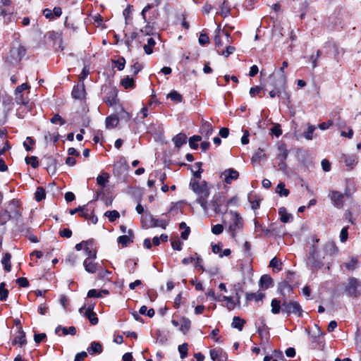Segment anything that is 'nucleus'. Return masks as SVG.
I'll return each mask as SVG.
<instances>
[{
  "label": "nucleus",
  "mask_w": 361,
  "mask_h": 361,
  "mask_svg": "<svg viewBox=\"0 0 361 361\" xmlns=\"http://www.w3.org/2000/svg\"><path fill=\"white\" fill-rule=\"evenodd\" d=\"M319 239L314 236L312 238L313 244L310 246L308 255L305 259L307 267L312 271L320 269L324 266L323 259L325 258L322 250H319L317 243Z\"/></svg>",
  "instance_id": "f257e3e1"
},
{
  "label": "nucleus",
  "mask_w": 361,
  "mask_h": 361,
  "mask_svg": "<svg viewBox=\"0 0 361 361\" xmlns=\"http://www.w3.org/2000/svg\"><path fill=\"white\" fill-rule=\"evenodd\" d=\"M190 187L197 196L196 202L206 212L208 209L207 199L210 194L211 187L205 180L199 182L195 180H190Z\"/></svg>",
  "instance_id": "f03ea898"
},
{
  "label": "nucleus",
  "mask_w": 361,
  "mask_h": 361,
  "mask_svg": "<svg viewBox=\"0 0 361 361\" xmlns=\"http://www.w3.org/2000/svg\"><path fill=\"white\" fill-rule=\"evenodd\" d=\"M267 83L271 88L283 92L284 99H289V94L286 91V75L285 73H281V75L276 73L271 74L268 78Z\"/></svg>",
  "instance_id": "7ed1b4c3"
},
{
  "label": "nucleus",
  "mask_w": 361,
  "mask_h": 361,
  "mask_svg": "<svg viewBox=\"0 0 361 361\" xmlns=\"http://www.w3.org/2000/svg\"><path fill=\"white\" fill-rule=\"evenodd\" d=\"M344 293L350 298H360L361 296V281L355 277L348 278L344 288Z\"/></svg>",
  "instance_id": "20e7f679"
},
{
  "label": "nucleus",
  "mask_w": 361,
  "mask_h": 361,
  "mask_svg": "<svg viewBox=\"0 0 361 361\" xmlns=\"http://www.w3.org/2000/svg\"><path fill=\"white\" fill-rule=\"evenodd\" d=\"M282 312L286 314L288 316L290 314H295L300 317L302 316V310L298 302L283 300L282 302Z\"/></svg>",
  "instance_id": "39448f33"
},
{
  "label": "nucleus",
  "mask_w": 361,
  "mask_h": 361,
  "mask_svg": "<svg viewBox=\"0 0 361 361\" xmlns=\"http://www.w3.org/2000/svg\"><path fill=\"white\" fill-rule=\"evenodd\" d=\"M152 8H154L153 4H147L141 12V15L144 20V22L147 23V25L143 28L140 30V32L146 35H150L151 34H152L153 31V27L149 25L152 20L151 18L147 19L146 17V13Z\"/></svg>",
  "instance_id": "423d86ee"
},
{
  "label": "nucleus",
  "mask_w": 361,
  "mask_h": 361,
  "mask_svg": "<svg viewBox=\"0 0 361 361\" xmlns=\"http://www.w3.org/2000/svg\"><path fill=\"white\" fill-rule=\"evenodd\" d=\"M225 203L224 197L220 195L219 194L215 195L211 201V204L214 208V212L216 214L219 213H225L227 211V207H224L222 208L223 204Z\"/></svg>",
  "instance_id": "0eeeda50"
},
{
  "label": "nucleus",
  "mask_w": 361,
  "mask_h": 361,
  "mask_svg": "<svg viewBox=\"0 0 361 361\" xmlns=\"http://www.w3.org/2000/svg\"><path fill=\"white\" fill-rule=\"evenodd\" d=\"M345 194L341 193L336 190H332L329 197L334 207L341 209L344 204V197Z\"/></svg>",
  "instance_id": "6e6552de"
},
{
  "label": "nucleus",
  "mask_w": 361,
  "mask_h": 361,
  "mask_svg": "<svg viewBox=\"0 0 361 361\" xmlns=\"http://www.w3.org/2000/svg\"><path fill=\"white\" fill-rule=\"evenodd\" d=\"M93 306H89L87 308H85V307H82L80 308L79 312L80 314H83L85 317H86L91 324L95 325L98 323V318L97 317V314L93 311Z\"/></svg>",
  "instance_id": "1a4fd4ad"
},
{
  "label": "nucleus",
  "mask_w": 361,
  "mask_h": 361,
  "mask_svg": "<svg viewBox=\"0 0 361 361\" xmlns=\"http://www.w3.org/2000/svg\"><path fill=\"white\" fill-rule=\"evenodd\" d=\"M26 54V49L24 47L18 45V47H13L10 51V56L15 61L18 62L21 61L23 57Z\"/></svg>",
  "instance_id": "9d476101"
},
{
  "label": "nucleus",
  "mask_w": 361,
  "mask_h": 361,
  "mask_svg": "<svg viewBox=\"0 0 361 361\" xmlns=\"http://www.w3.org/2000/svg\"><path fill=\"white\" fill-rule=\"evenodd\" d=\"M221 176L224 178V181L226 183L230 184L233 180H236L238 178L239 173L233 169H228L225 170L221 173Z\"/></svg>",
  "instance_id": "9b49d317"
},
{
  "label": "nucleus",
  "mask_w": 361,
  "mask_h": 361,
  "mask_svg": "<svg viewBox=\"0 0 361 361\" xmlns=\"http://www.w3.org/2000/svg\"><path fill=\"white\" fill-rule=\"evenodd\" d=\"M243 226V220L237 213H235L233 223L229 226V230L232 232V238L235 237V231Z\"/></svg>",
  "instance_id": "f8f14e48"
},
{
  "label": "nucleus",
  "mask_w": 361,
  "mask_h": 361,
  "mask_svg": "<svg viewBox=\"0 0 361 361\" xmlns=\"http://www.w3.org/2000/svg\"><path fill=\"white\" fill-rule=\"evenodd\" d=\"M71 94L73 97L77 99H82L85 98V90L84 84L82 83L75 85Z\"/></svg>",
  "instance_id": "ddd939ff"
},
{
  "label": "nucleus",
  "mask_w": 361,
  "mask_h": 361,
  "mask_svg": "<svg viewBox=\"0 0 361 361\" xmlns=\"http://www.w3.org/2000/svg\"><path fill=\"white\" fill-rule=\"evenodd\" d=\"M322 252L324 256L333 255L338 252V247L334 242L328 241L323 245Z\"/></svg>",
  "instance_id": "4468645a"
},
{
  "label": "nucleus",
  "mask_w": 361,
  "mask_h": 361,
  "mask_svg": "<svg viewBox=\"0 0 361 361\" xmlns=\"http://www.w3.org/2000/svg\"><path fill=\"white\" fill-rule=\"evenodd\" d=\"M9 207L11 210V219H14L18 221L21 217V213L19 210L16 208L18 207V201L13 199L9 202Z\"/></svg>",
  "instance_id": "2eb2a0df"
},
{
  "label": "nucleus",
  "mask_w": 361,
  "mask_h": 361,
  "mask_svg": "<svg viewBox=\"0 0 361 361\" xmlns=\"http://www.w3.org/2000/svg\"><path fill=\"white\" fill-rule=\"evenodd\" d=\"M133 231L131 229L128 231V235H121L118 238L117 242L118 244L122 245L123 247H126L128 244L133 242Z\"/></svg>",
  "instance_id": "dca6fc26"
},
{
  "label": "nucleus",
  "mask_w": 361,
  "mask_h": 361,
  "mask_svg": "<svg viewBox=\"0 0 361 361\" xmlns=\"http://www.w3.org/2000/svg\"><path fill=\"white\" fill-rule=\"evenodd\" d=\"M94 259H85L83 262V266L87 272L94 274L97 271L98 264L94 262Z\"/></svg>",
  "instance_id": "f3484780"
},
{
  "label": "nucleus",
  "mask_w": 361,
  "mask_h": 361,
  "mask_svg": "<svg viewBox=\"0 0 361 361\" xmlns=\"http://www.w3.org/2000/svg\"><path fill=\"white\" fill-rule=\"evenodd\" d=\"M148 217L151 224L150 227H161L165 229L169 224V220L157 219H154L152 214H149Z\"/></svg>",
  "instance_id": "a211bd4d"
},
{
  "label": "nucleus",
  "mask_w": 361,
  "mask_h": 361,
  "mask_svg": "<svg viewBox=\"0 0 361 361\" xmlns=\"http://www.w3.org/2000/svg\"><path fill=\"white\" fill-rule=\"evenodd\" d=\"M259 285L262 289L267 290L273 285V279L269 275H262L259 279Z\"/></svg>",
  "instance_id": "6ab92c4d"
},
{
  "label": "nucleus",
  "mask_w": 361,
  "mask_h": 361,
  "mask_svg": "<svg viewBox=\"0 0 361 361\" xmlns=\"http://www.w3.org/2000/svg\"><path fill=\"white\" fill-rule=\"evenodd\" d=\"M278 154L277 158L279 159V161H286L288 155V150L286 148V145L285 143H279L278 145Z\"/></svg>",
  "instance_id": "aec40b11"
},
{
  "label": "nucleus",
  "mask_w": 361,
  "mask_h": 361,
  "mask_svg": "<svg viewBox=\"0 0 361 361\" xmlns=\"http://www.w3.org/2000/svg\"><path fill=\"white\" fill-rule=\"evenodd\" d=\"M45 165L49 173H54L56 170V161L51 156L44 158Z\"/></svg>",
  "instance_id": "412c9836"
},
{
  "label": "nucleus",
  "mask_w": 361,
  "mask_h": 361,
  "mask_svg": "<svg viewBox=\"0 0 361 361\" xmlns=\"http://www.w3.org/2000/svg\"><path fill=\"white\" fill-rule=\"evenodd\" d=\"M279 214L280 216V220L283 223H288L293 219V215L288 213L285 207H280L279 209Z\"/></svg>",
  "instance_id": "4be33fe9"
},
{
  "label": "nucleus",
  "mask_w": 361,
  "mask_h": 361,
  "mask_svg": "<svg viewBox=\"0 0 361 361\" xmlns=\"http://www.w3.org/2000/svg\"><path fill=\"white\" fill-rule=\"evenodd\" d=\"M102 345L97 341H93L90 343V345L87 348V352L92 355L94 353H101L102 352Z\"/></svg>",
  "instance_id": "5701e85b"
},
{
  "label": "nucleus",
  "mask_w": 361,
  "mask_h": 361,
  "mask_svg": "<svg viewBox=\"0 0 361 361\" xmlns=\"http://www.w3.org/2000/svg\"><path fill=\"white\" fill-rule=\"evenodd\" d=\"M200 132L207 138H209V137L213 133V127L208 121H205L202 123L201 126Z\"/></svg>",
  "instance_id": "b1692460"
},
{
  "label": "nucleus",
  "mask_w": 361,
  "mask_h": 361,
  "mask_svg": "<svg viewBox=\"0 0 361 361\" xmlns=\"http://www.w3.org/2000/svg\"><path fill=\"white\" fill-rule=\"evenodd\" d=\"M119 120L116 115H111L106 118L105 126L106 128H113L118 124Z\"/></svg>",
  "instance_id": "393cba45"
},
{
  "label": "nucleus",
  "mask_w": 361,
  "mask_h": 361,
  "mask_svg": "<svg viewBox=\"0 0 361 361\" xmlns=\"http://www.w3.org/2000/svg\"><path fill=\"white\" fill-rule=\"evenodd\" d=\"M186 140L187 137L184 133H179L173 138L174 145L178 148L185 144Z\"/></svg>",
  "instance_id": "a878e982"
},
{
  "label": "nucleus",
  "mask_w": 361,
  "mask_h": 361,
  "mask_svg": "<svg viewBox=\"0 0 361 361\" xmlns=\"http://www.w3.org/2000/svg\"><path fill=\"white\" fill-rule=\"evenodd\" d=\"M271 312L274 314H277L282 310V304L281 301L276 298L272 299L271 302Z\"/></svg>",
  "instance_id": "bb28decb"
},
{
  "label": "nucleus",
  "mask_w": 361,
  "mask_h": 361,
  "mask_svg": "<svg viewBox=\"0 0 361 361\" xmlns=\"http://www.w3.org/2000/svg\"><path fill=\"white\" fill-rule=\"evenodd\" d=\"M210 357L213 361H226V357L223 358L222 352L220 350L212 349L210 350Z\"/></svg>",
  "instance_id": "cd10ccee"
},
{
  "label": "nucleus",
  "mask_w": 361,
  "mask_h": 361,
  "mask_svg": "<svg viewBox=\"0 0 361 361\" xmlns=\"http://www.w3.org/2000/svg\"><path fill=\"white\" fill-rule=\"evenodd\" d=\"M245 324V320L240 319L239 317L235 316L233 318L231 326L234 329H238L239 331H242Z\"/></svg>",
  "instance_id": "c85d7f7f"
},
{
  "label": "nucleus",
  "mask_w": 361,
  "mask_h": 361,
  "mask_svg": "<svg viewBox=\"0 0 361 361\" xmlns=\"http://www.w3.org/2000/svg\"><path fill=\"white\" fill-rule=\"evenodd\" d=\"M18 334H19V335L16 336V338L13 341V344L19 343L20 345H23L25 344L27 342L26 338H25V333L20 328L18 331Z\"/></svg>",
  "instance_id": "c756f323"
},
{
  "label": "nucleus",
  "mask_w": 361,
  "mask_h": 361,
  "mask_svg": "<svg viewBox=\"0 0 361 361\" xmlns=\"http://www.w3.org/2000/svg\"><path fill=\"white\" fill-rule=\"evenodd\" d=\"M278 290L281 295H285L286 292L292 290V287L287 281H282L278 286Z\"/></svg>",
  "instance_id": "7c9ffc66"
},
{
  "label": "nucleus",
  "mask_w": 361,
  "mask_h": 361,
  "mask_svg": "<svg viewBox=\"0 0 361 361\" xmlns=\"http://www.w3.org/2000/svg\"><path fill=\"white\" fill-rule=\"evenodd\" d=\"M180 326L179 328L180 331L183 333H185L186 331H188L190 329V326H191V322L189 319L183 317L180 320Z\"/></svg>",
  "instance_id": "2f4dec72"
},
{
  "label": "nucleus",
  "mask_w": 361,
  "mask_h": 361,
  "mask_svg": "<svg viewBox=\"0 0 361 361\" xmlns=\"http://www.w3.org/2000/svg\"><path fill=\"white\" fill-rule=\"evenodd\" d=\"M264 298V294L261 292L254 293H247L246 294V300L250 301L255 300V301H261Z\"/></svg>",
  "instance_id": "473e14b6"
},
{
  "label": "nucleus",
  "mask_w": 361,
  "mask_h": 361,
  "mask_svg": "<svg viewBox=\"0 0 361 361\" xmlns=\"http://www.w3.org/2000/svg\"><path fill=\"white\" fill-rule=\"evenodd\" d=\"M263 159H266V154L262 149L259 148L252 156L251 161L252 163H255L260 161Z\"/></svg>",
  "instance_id": "72a5a7b5"
},
{
  "label": "nucleus",
  "mask_w": 361,
  "mask_h": 361,
  "mask_svg": "<svg viewBox=\"0 0 361 361\" xmlns=\"http://www.w3.org/2000/svg\"><path fill=\"white\" fill-rule=\"evenodd\" d=\"M342 160L345 162V164L348 166H353L357 162V157L354 154L351 155H346L343 154L342 155Z\"/></svg>",
  "instance_id": "f704fd0d"
},
{
  "label": "nucleus",
  "mask_w": 361,
  "mask_h": 361,
  "mask_svg": "<svg viewBox=\"0 0 361 361\" xmlns=\"http://www.w3.org/2000/svg\"><path fill=\"white\" fill-rule=\"evenodd\" d=\"M11 255L10 253L6 252L4 254V256L2 258L1 263L4 266V269L6 271H10L11 269Z\"/></svg>",
  "instance_id": "c9c22d12"
},
{
  "label": "nucleus",
  "mask_w": 361,
  "mask_h": 361,
  "mask_svg": "<svg viewBox=\"0 0 361 361\" xmlns=\"http://www.w3.org/2000/svg\"><path fill=\"white\" fill-rule=\"evenodd\" d=\"M121 84L125 89H133L135 85L134 80L129 76H127L123 79L121 82Z\"/></svg>",
  "instance_id": "e433bc0d"
},
{
  "label": "nucleus",
  "mask_w": 361,
  "mask_h": 361,
  "mask_svg": "<svg viewBox=\"0 0 361 361\" xmlns=\"http://www.w3.org/2000/svg\"><path fill=\"white\" fill-rule=\"evenodd\" d=\"M358 264V260L356 257H351L349 260V262H345L343 265L346 267V269L348 271H353L355 270Z\"/></svg>",
  "instance_id": "4c0bfd02"
},
{
  "label": "nucleus",
  "mask_w": 361,
  "mask_h": 361,
  "mask_svg": "<svg viewBox=\"0 0 361 361\" xmlns=\"http://www.w3.org/2000/svg\"><path fill=\"white\" fill-rule=\"evenodd\" d=\"M276 192L279 193L280 196L287 197L289 195V190L285 188V183L280 182L276 188Z\"/></svg>",
  "instance_id": "58836bf2"
},
{
  "label": "nucleus",
  "mask_w": 361,
  "mask_h": 361,
  "mask_svg": "<svg viewBox=\"0 0 361 361\" xmlns=\"http://www.w3.org/2000/svg\"><path fill=\"white\" fill-rule=\"evenodd\" d=\"M156 42L152 37L147 39V43L144 45L143 49L147 54H151L153 52L152 47L155 45Z\"/></svg>",
  "instance_id": "ea45409f"
},
{
  "label": "nucleus",
  "mask_w": 361,
  "mask_h": 361,
  "mask_svg": "<svg viewBox=\"0 0 361 361\" xmlns=\"http://www.w3.org/2000/svg\"><path fill=\"white\" fill-rule=\"evenodd\" d=\"M104 216L108 217L109 221L110 222H114L116 221L118 218L120 217V214L116 210H112V211H106L104 213Z\"/></svg>",
  "instance_id": "a19ab883"
},
{
  "label": "nucleus",
  "mask_w": 361,
  "mask_h": 361,
  "mask_svg": "<svg viewBox=\"0 0 361 361\" xmlns=\"http://www.w3.org/2000/svg\"><path fill=\"white\" fill-rule=\"evenodd\" d=\"M46 197V192L44 188L38 187L35 193V198L36 201L40 202L44 200Z\"/></svg>",
  "instance_id": "79ce46f5"
},
{
  "label": "nucleus",
  "mask_w": 361,
  "mask_h": 361,
  "mask_svg": "<svg viewBox=\"0 0 361 361\" xmlns=\"http://www.w3.org/2000/svg\"><path fill=\"white\" fill-rule=\"evenodd\" d=\"M168 98H170L172 101L179 103L183 100V96L179 94L176 90H172L167 96Z\"/></svg>",
  "instance_id": "37998d69"
},
{
  "label": "nucleus",
  "mask_w": 361,
  "mask_h": 361,
  "mask_svg": "<svg viewBox=\"0 0 361 361\" xmlns=\"http://www.w3.org/2000/svg\"><path fill=\"white\" fill-rule=\"evenodd\" d=\"M11 219V214L8 210H4L0 213V225H4L8 221Z\"/></svg>",
  "instance_id": "c03bdc74"
},
{
  "label": "nucleus",
  "mask_w": 361,
  "mask_h": 361,
  "mask_svg": "<svg viewBox=\"0 0 361 361\" xmlns=\"http://www.w3.org/2000/svg\"><path fill=\"white\" fill-rule=\"evenodd\" d=\"M202 140V137L200 135H193L189 139V145L193 149H197L198 148L197 142Z\"/></svg>",
  "instance_id": "a18cd8bd"
},
{
  "label": "nucleus",
  "mask_w": 361,
  "mask_h": 361,
  "mask_svg": "<svg viewBox=\"0 0 361 361\" xmlns=\"http://www.w3.org/2000/svg\"><path fill=\"white\" fill-rule=\"evenodd\" d=\"M15 101L18 104L26 105L28 103L27 97L20 92H15Z\"/></svg>",
  "instance_id": "49530a36"
},
{
  "label": "nucleus",
  "mask_w": 361,
  "mask_h": 361,
  "mask_svg": "<svg viewBox=\"0 0 361 361\" xmlns=\"http://www.w3.org/2000/svg\"><path fill=\"white\" fill-rule=\"evenodd\" d=\"M78 259V257L77 255L71 253L69 254L67 258L66 259V263L67 265L70 267H74L76 264Z\"/></svg>",
  "instance_id": "de8ad7c7"
},
{
  "label": "nucleus",
  "mask_w": 361,
  "mask_h": 361,
  "mask_svg": "<svg viewBox=\"0 0 361 361\" xmlns=\"http://www.w3.org/2000/svg\"><path fill=\"white\" fill-rule=\"evenodd\" d=\"M109 175L107 173H103L97 178V183L99 185L104 186L108 182Z\"/></svg>",
  "instance_id": "09e8293b"
},
{
  "label": "nucleus",
  "mask_w": 361,
  "mask_h": 361,
  "mask_svg": "<svg viewBox=\"0 0 361 361\" xmlns=\"http://www.w3.org/2000/svg\"><path fill=\"white\" fill-rule=\"evenodd\" d=\"M25 162L27 164L30 165L34 169L37 168L39 166L37 157L35 156L27 157L25 158Z\"/></svg>",
  "instance_id": "8fccbe9b"
},
{
  "label": "nucleus",
  "mask_w": 361,
  "mask_h": 361,
  "mask_svg": "<svg viewBox=\"0 0 361 361\" xmlns=\"http://www.w3.org/2000/svg\"><path fill=\"white\" fill-rule=\"evenodd\" d=\"M6 283L2 282L0 283V300L5 301L8 295V290L5 288Z\"/></svg>",
  "instance_id": "3c124183"
},
{
  "label": "nucleus",
  "mask_w": 361,
  "mask_h": 361,
  "mask_svg": "<svg viewBox=\"0 0 361 361\" xmlns=\"http://www.w3.org/2000/svg\"><path fill=\"white\" fill-rule=\"evenodd\" d=\"M315 129H316V128L314 126L308 124V128H307V131L304 132V133H303L305 138L308 140H312V135H313V133Z\"/></svg>",
  "instance_id": "603ef678"
},
{
  "label": "nucleus",
  "mask_w": 361,
  "mask_h": 361,
  "mask_svg": "<svg viewBox=\"0 0 361 361\" xmlns=\"http://www.w3.org/2000/svg\"><path fill=\"white\" fill-rule=\"evenodd\" d=\"M20 232L23 233L25 232V235L32 243H37L38 242V239L37 238V236H35V235H33L32 233H30V229L29 228H25V229H23L22 228L20 230Z\"/></svg>",
  "instance_id": "864d4df0"
},
{
  "label": "nucleus",
  "mask_w": 361,
  "mask_h": 361,
  "mask_svg": "<svg viewBox=\"0 0 361 361\" xmlns=\"http://www.w3.org/2000/svg\"><path fill=\"white\" fill-rule=\"evenodd\" d=\"M235 50V48L233 46H228L225 51H220L219 49H217V52L219 54H221L225 57L229 56L232 54Z\"/></svg>",
  "instance_id": "5fc2aeb1"
},
{
  "label": "nucleus",
  "mask_w": 361,
  "mask_h": 361,
  "mask_svg": "<svg viewBox=\"0 0 361 361\" xmlns=\"http://www.w3.org/2000/svg\"><path fill=\"white\" fill-rule=\"evenodd\" d=\"M178 351L181 359H184L188 355V344L183 343L178 346Z\"/></svg>",
  "instance_id": "6e6d98bb"
},
{
  "label": "nucleus",
  "mask_w": 361,
  "mask_h": 361,
  "mask_svg": "<svg viewBox=\"0 0 361 361\" xmlns=\"http://www.w3.org/2000/svg\"><path fill=\"white\" fill-rule=\"evenodd\" d=\"M113 63L118 71H122L125 68L126 60L123 57H121L117 61H113Z\"/></svg>",
  "instance_id": "4d7b16f0"
},
{
  "label": "nucleus",
  "mask_w": 361,
  "mask_h": 361,
  "mask_svg": "<svg viewBox=\"0 0 361 361\" xmlns=\"http://www.w3.org/2000/svg\"><path fill=\"white\" fill-rule=\"evenodd\" d=\"M348 226L343 227L340 233V240L342 243H345L348 238Z\"/></svg>",
  "instance_id": "13d9d810"
},
{
  "label": "nucleus",
  "mask_w": 361,
  "mask_h": 361,
  "mask_svg": "<svg viewBox=\"0 0 361 361\" xmlns=\"http://www.w3.org/2000/svg\"><path fill=\"white\" fill-rule=\"evenodd\" d=\"M84 250L87 255L86 259H95L97 257V252L95 250H92L89 247H84Z\"/></svg>",
  "instance_id": "bf43d9fd"
},
{
  "label": "nucleus",
  "mask_w": 361,
  "mask_h": 361,
  "mask_svg": "<svg viewBox=\"0 0 361 361\" xmlns=\"http://www.w3.org/2000/svg\"><path fill=\"white\" fill-rule=\"evenodd\" d=\"M50 121L54 123H59L60 126H63L66 123V121L64 119L62 118V117L59 114H55L50 120Z\"/></svg>",
  "instance_id": "052dcab7"
},
{
  "label": "nucleus",
  "mask_w": 361,
  "mask_h": 361,
  "mask_svg": "<svg viewBox=\"0 0 361 361\" xmlns=\"http://www.w3.org/2000/svg\"><path fill=\"white\" fill-rule=\"evenodd\" d=\"M224 301H226V307L229 310H232L235 308V303L231 297L224 296Z\"/></svg>",
  "instance_id": "680f3d73"
},
{
  "label": "nucleus",
  "mask_w": 361,
  "mask_h": 361,
  "mask_svg": "<svg viewBox=\"0 0 361 361\" xmlns=\"http://www.w3.org/2000/svg\"><path fill=\"white\" fill-rule=\"evenodd\" d=\"M221 4V14L224 16H226L229 13V8L226 6L227 0H219Z\"/></svg>",
  "instance_id": "e2e57ef3"
},
{
  "label": "nucleus",
  "mask_w": 361,
  "mask_h": 361,
  "mask_svg": "<svg viewBox=\"0 0 361 361\" xmlns=\"http://www.w3.org/2000/svg\"><path fill=\"white\" fill-rule=\"evenodd\" d=\"M62 333L63 336L71 334L72 336L76 334V329L75 326H70L69 328L63 327L62 329Z\"/></svg>",
  "instance_id": "0e129e2a"
},
{
  "label": "nucleus",
  "mask_w": 361,
  "mask_h": 361,
  "mask_svg": "<svg viewBox=\"0 0 361 361\" xmlns=\"http://www.w3.org/2000/svg\"><path fill=\"white\" fill-rule=\"evenodd\" d=\"M334 124H335L338 128H344L346 126V122L345 120L341 119L339 116L334 119Z\"/></svg>",
  "instance_id": "69168bd1"
},
{
  "label": "nucleus",
  "mask_w": 361,
  "mask_h": 361,
  "mask_svg": "<svg viewBox=\"0 0 361 361\" xmlns=\"http://www.w3.org/2000/svg\"><path fill=\"white\" fill-rule=\"evenodd\" d=\"M271 130V133L276 137H279L282 134V130L279 124H275Z\"/></svg>",
  "instance_id": "338daca9"
},
{
  "label": "nucleus",
  "mask_w": 361,
  "mask_h": 361,
  "mask_svg": "<svg viewBox=\"0 0 361 361\" xmlns=\"http://www.w3.org/2000/svg\"><path fill=\"white\" fill-rule=\"evenodd\" d=\"M142 68V66L138 62H135L133 66H131L130 71L133 72V75H137Z\"/></svg>",
  "instance_id": "774afa93"
}]
</instances>
